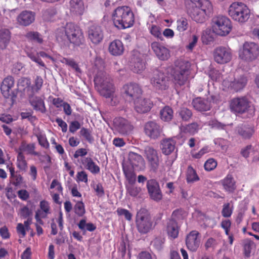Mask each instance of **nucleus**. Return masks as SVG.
I'll list each match as a JSON object with an SVG mask.
<instances>
[{
    "label": "nucleus",
    "mask_w": 259,
    "mask_h": 259,
    "mask_svg": "<svg viewBox=\"0 0 259 259\" xmlns=\"http://www.w3.org/2000/svg\"><path fill=\"white\" fill-rule=\"evenodd\" d=\"M105 63L103 60L97 57L93 67V73L95 76L94 82L101 95L105 98H112L114 93V88L112 80L104 71Z\"/></svg>",
    "instance_id": "1"
},
{
    "label": "nucleus",
    "mask_w": 259,
    "mask_h": 259,
    "mask_svg": "<svg viewBox=\"0 0 259 259\" xmlns=\"http://www.w3.org/2000/svg\"><path fill=\"white\" fill-rule=\"evenodd\" d=\"M56 38L59 41L68 40L76 45H79L83 41V35L81 30L76 24L67 23L64 27L57 29Z\"/></svg>",
    "instance_id": "2"
},
{
    "label": "nucleus",
    "mask_w": 259,
    "mask_h": 259,
    "mask_svg": "<svg viewBox=\"0 0 259 259\" xmlns=\"http://www.w3.org/2000/svg\"><path fill=\"white\" fill-rule=\"evenodd\" d=\"M192 4L190 10L191 18L197 23H203L206 16L209 15L213 10L212 3L209 0H189Z\"/></svg>",
    "instance_id": "3"
},
{
    "label": "nucleus",
    "mask_w": 259,
    "mask_h": 259,
    "mask_svg": "<svg viewBox=\"0 0 259 259\" xmlns=\"http://www.w3.org/2000/svg\"><path fill=\"white\" fill-rule=\"evenodd\" d=\"M112 19L115 26L119 29L131 27L135 20L133 12L126 6L117 8L112 14Z\"/></svg>",
    "instance_id": "4"
},
{
    "label": "nucleus",
    "mask_w": 259,
    "mask_h": 259,
    "mask_svg": "<svg viewBox=\"0 0 259 259\" xmlns=\"http://www.w3.org/2000/svg\"><path fill=\"white\" fill-rule=\"evenodd\" d=\"M228 14L234 21L242 23L249 19L250 10L244 3L234 2L230 6Z\"/></svg>",
    "instance_id": "5"
},
{
    "label": "nucleus",
    "mask_w": 259,
    "mask_h": 259,
    "mask_svg": "<svg viewBox=\"0 0 259 259\" xmlns=\"http://www.w3.org/2000/svg\"><path fill=\"white\" fill-rule=\"evenodd\" d=\"M211 25L212 31L220 36L228 35L232 27L231 20L222 15L214 16L211 19Z\"/></svg>",
    "instance_id": "6"
},
{
    "label": "nucleus",
    "mask_w": 259,
    "mask_h": 259,
    "mask_svg": "<svg viewBox=\"0 0 259 259\" xmlns=\"http://www.w3.org/2000/svg\"><path fill=\"white\" fill-rule=\"evenodd\" d=\"M190 63L188 61H179L176 63V67L173 74L177 83L184 85L188 80L190 74Z\"/></svg>",
    "instance_id": "7"
},
{
    "label": "nucleus",
    "mask_w": 259,
    "mask_h": 259,
    "mask_svg": "<svg viewBox=\"0 0 259 259\" xmlns=\"http://www.w3.org/2000/svg\"><path fill=\"white\" fill-rule=\"evenodd\" d=\"M136 226L138 231L142 234L147 233L152 229L153 222L145 209H141L137 212Z\"/></svg>",
    "instance_id": "8"
},
{
    "label": "nucleus",
    "mask_w": 259,
    "mask_h": 259,
    "mask_svg": "<svg viewBox=\"0 0 259 259\" xmlns=\"http://www.w3.org/2000/svg\"><path fill=\"white\" fill-rule=\"evenodd\" d=\"M259 56V46L253 42H245L239 54V57L246 62H251L257 58Z\"/></svg>",
    "instance_id": "9"
},
{
    "label": "nucleus",
    "mask_w": 259,
    "mask_h": 259,
    "mask_svg": "<svg viewBox=\"0 0 259 259\" xmlns=\"http://www.w3.org/2000/svg\"><path fill=\"white\" fill-rule=\"evenodd\" d=\"M150 80L151 84L156 90H165L169 85L170 81L168 77L159 70L153 71Z\"/></svg>",
    "instance_id": "10"
},
{
    "label": "nucleus",
    "mask_w": 259,
    "mask_h": 259,
    "mask_svg": "<svg viewBox=\"0 0 259 259\" xmlns=\"http://www.w3.org/2000/svg\"><path fill=\"white\" fill-rule=\"evenodd\" d=\"M133 130V126L130 122L122 117H116L113 121L114 132L121 135L130 134Z\"/></svg>",
    "instance_id": "11"
},
{
    "label": "nucleus",
    "mask_w": 259,
    "mask_h": 259,
    "mask_svg": "<svg viewBox=\"0 0 259 259\" xmlns=\"http://www.w3.org/2000/svg\"><path fill=\"white\" fill-rule=\"evenodd\" d=\"M251 108V106L250 102L245 97L233 98L230 103V109L235 113H244Z\"/></svg>",
    "instance_id": "12"
},
{
    "label": "nucleus",
    "mask_w": 259,
    "mask_h": 259,
    "mask_svg": "<svg viewBox=\"0 0 259 259\" xmlns=\"http://www.w3.org/2000/svg\"><path fill=\"white\" fill-rule=\"evenodd\" d=\"M144 155L148 161L150 169L156 171L159 165V158L157 151L151 147L147 146L144 150Z\"/></svg>",
    "instance_id": "13"
},
{
    "label": "nucleus",
    "mask_w": 259,
    "mask_h": 259,
    "mask_svg": "<svg viewBox=\"0 0 259 259\" xmlns=\"http://www.w3.org/2000/svg\"><path fill=\"white\" fill-rule=\"evenodd\" d=\"M144 133L150 139H157L162 133V128L154 121H149L144 125Z\"/></svg>",
    "instance_id": "14"
},
{
    "label": "nucleus",
    "mask_w": 259,
    "mask_h": 259,
    "mask_svg": "<svg viewBox=\"0 0 259 259\" xmlns=\"http://www.w3.org/2000/svg\"><path fill=\"white\" fill-rule=\"evenodd\" d=\"M150 197L155 201H159L162 198V193L160 189L159 183L154 179L147 182L146 185Z\"/></svg>",
    "instance_id": "15"
},
{
    "label": "nucleus",
    "mask_w": 259,
    "mask_h": 259,
    "mask_svg": "<svg viewBox=\"0 0 259 259\" xmlns=\"http://www.w3.org/2000/svg\"><path fill=\"white\" fill-rule=\"evenodd\" d=\"M125 98L130 102L134 101L139 98L142 94L140 87L136 83L127 84L123 87Z\"/></svg>",
    "instance_id": "16"
},
{
    "label": "nucleus",
    "mask_w": 259,
    "mask_h": 259,
    "mask_svg": "<svg viewBox=\"0 0 259 259\" xmlns=\"http://www.w3.org/2000/svg\"><path fill=\"white\" fill-rule=\"evenodd\" d=\"M228 78L223 80V85L237 92L242 89L247 83L246 78L243 76L237 79H234V81H233V77L230 75L228 76Z\"/></svg>",
    "instance_id": "17"
},
{
    "label": "nucleus",
    "mask_w": 259,
    "mask_h": 259,
    "mask_svg": "<svg viewBox=\"0 0 259 259\" xmlns=\"http://www.w3.org/2000/svg\"><path fill=\"white\" fill-rule=\"evenodd\" d=\"M214 59L219 64L229 62L232 58L230 50L225 47H219L215 49L213 53Z\"/></svg>",
    "instance_id": "18"
},
{
    "label": "nucleus",
    "mask_w": 259,
    "mask_h": 259,
    "mask_svg": "<svg viewBox=\"0 0 259 259\" xmlns=\"http://www.w3.org/2000/svg\"><path fill=\"white\" fill-rule=\"evenodd\" d=\"M199 233L197 231H191L186 237V244L187 248L192 251L195 252L198 248L200 240L198 238Z\"/></svg>",
    "instance_id": "19"
},
{
    "label": "nucleus",
    "mask_w": 259,
    "mask_h": 259,
    "mask_svg": "<svg viewBox=\"0 0 259 259\" xmlns=\"http://www.w3.org/2000/svg\"><path fill=\"white\" fill-rule=\"evenodd\" d=\"M51 213V208L49 203L46 200H42L39 203V208L35 212V219L36 222L40 225H43L42 219L47 218Z\"/></svg>",
    "instance_id": "20"
},
{
    "label": "nucleus",
    "mask_w": 259,
    "mask_h": 259,
    "mask_svg": "<svg viewBox=\"0 0 259 259\" xmlns=\"http://www.w3.org/2000/svg\"><path fill=\"white\" fill-rule=\"evenodd\" d=\"M35 13L30 11L25 10L21 12L17 17V24L23 26H27L35 20Z\"/></svg>",
    "instance_id": "21"
},
{
    "label": "nucleus",
    "mask_w": 259,
    "mask_h": 259,
    "mask_svg": "<svg viewBox=\"0 0 259 259\" xmlns=\"http://www.w3.org/2000/svg\"><path fill=\"white\" fill-rule=\"evenodd\" d=\"M134 102L135 110L140 113H144L150 111L152 104L150 100L142 97L135 99Z\"/></svg>",
    "instance_id": "22"
},
{
    "label": "nucleus",
    "mask_w": 259,
    "mask_h": 259,
    "mask_svg": "<svg viewBox=\"0 0 259 259\" xmlns=\"http://www.w3.org/2000/svg\"><path fill=\"white\" fill-rule=\"evenodd\" d=\"M128 160L133 168L138 170H143L145 167V162L143 157L139 154L130 152Z\"/></svg>",
    "instance_id": "23"
},
{
    "label": "nucleus",
    "mask_w": 259,
    "mask_h": 259,
    "mask_svg": "<svg viewBox=\"0 0 259 259\" xmlns=\"http://www.w3.org/2000/svg\"><path fill=\"white\" fill-rule=\"evenodd\" d=\"M88 36L93 44L100 43L103 38V32L101 27L97 25L91 26L88 31Z\"/></svg>",
    "instance_id": "24"
},
{
    "label": "nucleus",
    "mask_w": 259,
    "mask_h": 259,
    "mask_svg": "<svg viewBox=\"0 0 259 259\" xmlns=\"http://www.w3.org/2000/svg\"><path fill=\"white\" fill-rule=\"evenodd\" d=\"M151 49L157 57L160 60H167L169 57L168 50L160 43L154 41L151 43Z\"/></svg>",
    "instance_id": "25"
},
{
    "label": "nucleus",
    "mask_w": 259,
    "mask_h": 259,
    "mask_svg": "<svg viewBox=\"0 0 259 259\" xmlns=\"http://www.w3.org/2000/svg\"><path fill=\"white\" fill-rule=\"evenodd\" d=\"M14 85V79L11 76H8L6 77L3 81L1 86V90L2 94L5 98H8L10 95V90Z\"/></svg>",
    "instance_id": "26"
},
{
    "label": "nucleus",
    "mask_w": 259,
    "mask_h": 259,
    "mask_svg": "<svg viewBox=\"0 0 259 259\" xmlns=\"http://www.w3.org/2000/svg\"><path fill=\"white\" fill-rule=\"evenodd\" d=\"M70 12L76 15H81L84 12L85 7L82 0H70Z\"/></svg>",
    "instance_id": "27"
},
{
    "label": "nucleus",
    "mask_w": 259,
    "mask_h": 259,
    "mask_svg": "<svg viewBox=\"0 0 259 259\" xmlns=\"http://www.w3.org/2000/svg\"><path fill=\"white\" fill-rule=\"evenodd\" d=\"M192 105L196 110L200 112L208 111L210 109V102L201 98L194 99Z\"/></svg>",
    "instance_id": "28"
},
{
    "label": "nucleus",
    "mask_w": 259,
    "mask_h": 259,
    "mask_svg": "<svg viewBox=\"0 0 259 259\" xmlns=\"http://www.w3.org/2000/svg\"><path fill=\"white\" fill-rule=\"evenodd\" d=\"M224 190L229 193H233L236 188V182L231 175H228L221 181Z\"/></svg>",
    "instance_id": "29"
},
{
    "label": "nucleus",
    "mask_w": 259,
    "mask_h": 259,
    "mask_svg": "<svg viewBox=\"0 0 259 259\" xmlns=\"http://www.w3.org/2000/svg\"><path fill=\"white\" fill-rule=\"evenodd\" d=\"M175 212L172 214V218L169 221L167 226V232L169 237L172 239L176 238L179 234V227L176 220L174 219Z\"/></svg>",
    "instance_id": "30"
},
{
    "label": "nucleus",
    "mask_w": 259,
    "mask_h": 259,
    "mask_svg": "<svg viewBox=\"0 0 259 259\" xmlns=\"http://www.w3.org/2000/svg\"><path fill=\"white\" fill-rule=\"evenodd\" d=\"M237 134L243 139H249L254 133V128L245 125L237 127Z\"/></svg>",
    "instance_id": "31"
},
{
    "label": "nucleus",
    "mask_w": 259,
    "mask_h": 259,
    "mask_svg": "<svg viewBox=\"0 0 259 259\" xmlns=\"http://www.w3.org/2000/svg\"><path fill=\"white\" fill-rule=\"evenodd\" d=\"M176 141L174 139H164L161 142V150L162 153L168 155L171 154L175 149Z\"/></svg>",
    "instance_id": "32"
},
{
    "label": "nucleus",
    "mask_w": 259,
    "mask_h": 259,
    "mask_svg": "<svg viewBox=\"0 0 259 259\" xmlns=\"http://www.w3.org/2000/svg\"><path fill=\"white\" fill-rule=\"evenodd\" d=\"M81 163L85 168L93 174L100 172V167L91 157H84L81 160Z\"/></svg>",
    "instance_id": "33"
},
{
    "label": "nucleus",
    "mask_w": 259,
    "mask_h": 259,
    "mask_svg": "<svg viewBox=\"0 0 259 259\" xmlns=\"http://www.w3.org/2000/svg\"><path fill=\"white\" fill-rule=\"evenodd\" d=\"M110 53L114 56L121 55L124 51L122 42L119 40H115L111 42L109 47Z\"/></svg>",
    "instance_id": "34"
},
{
    "label": "nucleus",
    "mask_w": 259,
    "mask_h": 259,
    "mask_svg": "<svg viewBox=\"0 0 259 259\" xmlns=\"http://www.w3.org/2000/svg\"><path fill=\"white\" fill-rule=\"evenodd\" d=\"M35 145L33 143L26 144L25 143H22L18 149V153H21L22 155H24V153H26L27 154L38 156L39 153L35 151Z\"/></svg>",
    "instance_id": "35"
},
{
    "label": "nucleus",
    "mask_w": 259,
    "mask_h": 259,
    "mask_svg": "<svg viewBox=\"0 0 259 259\" xmlns=\"http://www.w3.org/2000/svg\"><path fill=\"white\" fill-rule=\"evenodd\" d=\"M29 101L31 105L33 107L35 110L40 111L41 112L45 111L46 109L44 102L40 98L38 97H30Z\"/></svg>",
    "instance_id": "36"
},
{
    "label": "nucleus",
    "mask_w": 259,
    "mask_h": 259,
    "mask_svg": "<svg viewBox=\"0 0 259 259\" xmlns=\"http://www.w3.org/2000/svg\"><path fill=\"white\" fill-rule=\"evenodd\" d=\"M10 32L9 30L3 29L0 30V48L5 49L10 40Z\"/></svg>",
    "instance_id": "37"
},
{
    "label": "nucleus",
    "mask_w": 259,
    "mask_h": 259,
    "mask_svg": "<svg viewBox=\"0 0 259 259\" xmlns=\"http://www.w3.org/2000/svg\"><path fill=\"white\" fill-rule=\"evenodd\" d=\"M199 180L198 176L194 168L189 165L187 169L186 180L187 183H191L198 181Z\"/></svg>",
    "instance_id": "38"
},
{
    "label": "nucleus",
    "mask_w": 259,
    "mask_h": 259,
    "mask_svg": "<svg viewBox=\"0 0 259 259\" xmlns=\"http://www.w3.org/2000/svg\"><path fill=\"white\" fill-rule=\"evenodd\" d=\"M17 166L21 171L25 172L27 169V162L24 155L18 153L17 157Z\"/></svg>",
    "instance_id": "39"
},
{
    "label": "nucleus",
    "mask_w": 259,
    "mask_h": 259,
    "mask_svg": "<svg viewBox=\"0 0 259 259\" xmlns=\"http://www.w3.org/2000/svg\"><path fill=\"white\" fill-rule=\"evenodd\" d=\"M160 114L162 120L168 121L173 117V111L169 107L165 106L160 111Z\"/></svg>",
    "instance_id": "40"
},
{
    "label": "nucleus",
    "mask_w": 259,
    "mask_h": 259,
    "mask_svg": "<svg viewBox=\"0 0 259 259\" xmlns=\"http://www.w3.org/2000/svg\"><path fill=\"white\" fill-rule=\"evenodd\" d=\"M24 36L30 41L36 42L38 44H41L43 41L41 35L37 32L28 31Z\"/></svg>",
    "instance_id": "41"
},
{
    "label": "nucleus",
    "mask_w": 259,
    "mask_h": 259,
    "mask_svg": "<svg viewBox=\"0 0 259 259\" xmlns=\"http://www.w3.org/2000/svg\"><path fill=\"white\" fill-rule=\"evenodd\" d=\"M31 81L30 79L26 77H22L19 79L18 81V87L20 90L25 91L31 90Z\"/></svg>",
    "instance_id": "42"
},
{
    "label": "nucleus",
    "mask_w": 259,
    "mask_h": 259,
    "mask_svg": "<svg viewBox=\"0 0 259 259\" xmlns=\"http://www.w3.org/2000/svg\"><path fill=\"white\" fill-rule=\"evenodd\" d=\"M25 52L27 55V56L33 61L35 62L38 65L41 66H45V64L41 61V60L39 58L38 53H36L35 51H32L29 50L28 49L25 50Z\"/></svg>",
    "instance_id": "43"
},
{
    "label": "nucleus",
    "mask_w": 259,
    "mask_h": 259,
    "mask_svg": "<svg viewBox=\"0 0 259 259\" xmlns=\"http://www.w3.org/2000/svg\"><path fill=\"white\" fill-rule=\"evenodd\" d=\"M123 170L127 180L131 184L134 183L136 181V175L133 170L124 165H123Z\"/></svg>",
    "instance_id": "44"
},
{
    "label": "nucleus",
    "mask_w": 259,
    "mask_h": 259,
    "mask_svg": "<svg viewBox=\"0 0 259 259\" xmlns=\"http://www.w3.org/2000/svg\"><path fill=\"white\" fill-rule=\"evenodd\" d=\"M211 78L217 81L222 82L223 84V80L226 78H229L228 76L226 74H223L218 70H213L210 74Z\"/></svg>",
    "instance_id": "45"
},
{
    "label": "nucleus",
    "mask_w": 259,
    "mask_h": 259,
    "mask_svg": "<svg viewBox=\"0 0 259 259\" xmlns=\"http://www.w3.org/2000/svg\"><path fill=\"white\" fill-rule=\"evenodd\" d=\"M188 21L185 18H180L177 21V30L179 32H183L188 28Z\"/></svg>",
    "instance_id": "46"
},
{
    "label": "nucleus",
    "mask_w": 259,
    "mask_h": 259,
    "mask_svg": "<svg viewBox=\"0 0 259 259\" xmlns=\"http://www.w3.org/2000/svg\"><path fill=\"white\" fill-rule=\"evenodd\" d=\"M145 69V62L140 59H137L132 68V70L137 73H141Z\"/></svg>",
    "instance_id": "47"
},
{
    "label": "nucleus",
    "mask_w": 259,
    "mask_h": 259,
    "mask_svg": "<svg viewBox=\"0 0 259 259\" xmlns=\"http://www.w3.org/2000/svg\"><path fill=\"white\" fill-rule=\"evenodd\" d=\"M178 113L182 119L184 121L189 120L192 116L191 111L185 107L181 108Z\"/></svg>",
    "instance_id": "48"
},
{
    "label": "nucleus",
    "mask_w": 259,
    "mask_h": 259,
    "mask_svg": "<svg viewBox=\"0 0 259 259\" xmlns=\"http://www.w3.org/2000/svg\"><path fill=\"white\" fill-rule=\"evenodd\" d=\"M165 239L162 237L155 238L152 242L151 245L156 250H161L164 246Z\"/></svg>",
    "instance_id": "49"
},
{
    "label": "nucleus",
    "mask_w": 259,
    "mask_h": 259,
    "mask_svg": "<svg viewBox=\"0 0 259 259\" xmlns=\"http://www.w3.org/2000/svg\"><path fill=\"white\" fill-rule=\"evenodd\" d=\"M149 30L153 36L161 40L162 39L161 29L158 26L152 25L149 27Z\"/></svg>",
    "instance_id": "50"
},
{
    "label": "nucleus",
    "mask_w": 259,
    "mask_h": 259,
    "mask_svg": "<svg viewBox=\"0 0 259 259\" xmlns=\"http://www.w3.org/2000/svg\"><path fill=\"white\" fill-rule=\"evenodd\" d=\"M253 245V242L249 239H247L244 241L243 249L244 253L245 256L248 257L250 256L251 251Z\"/></svg>",
    "instance_id": "51"
},
{
    "label": "nucleus",
    "mask_w": 259,
    "mask_h": 259,
    "mask_svg": "<svg viewBox=\"0 0 259 259\" xmlns=\"http://www.w3.org/2000/svg\"><path fill=\"white\" fill-rule=\"evenodd\" d=\"M198 124L196 122H193L191 124H189L184 127V131L185 133H189L190 134H194L198 132Z\"/></svg>",
    "instance_id": "52"
},
{
    "label": "nucleus",
    "mask_w": 259,
    "mask_h": 259,
    "mask_svg": "<svg viewBox=\"0 0 259 259\" xmlns=\"http://www.w3.org/2000/svg\"><path fill=\"white\" fill-rule=\"evenodd\" d=\"M233 207L231 205L230 203H227L223 205V207L222 210V214L224 217L229 218L232 213Z\"/></svg>",
    "instance_id": "53"
},
{
    "label": "nucleus",
    "mask_w": 259,
    "mask_h": 259,
    "mask_svg": "<svg viewBox=\"0 0 259 259\" xmlns=\"http://www.w3.org/2000/svg\"><path fill=\"white\" fill-rule=\"evenodd\" d=\"M43 84V80L40 76H37L34 80V84L31 87L32 92H37L41 88Z\"/></svg>",
    "instance_id": "54"
},
{
    "label": "nucleus",
    "mask_w": 259,
    "mask_h": 259,
    "mask_svg": "<svg viewBox=\"0 0 259 259\" xmlns=\"http://www.w3.org/2000/svg\"><path fill=\"white\" fill-rule=\"evenodd\" d=\"M75 213L78 216L81 217L85 213L84 205L82 202L78 201L74 206Z\"/></svg>",
    "instance_id": "55"
},
{
    "label": "nucleus",
    "mask_w": 259,
    "mask_h": 259,
    "mask_svg": "<svg viewBox=\"0 0 259 259\" xmlns=\"http://www.w3.org/2000/svg\"><path fill=\"white\" fill-rule=\"evenodd\" d=\"M39 144L45 149L49 147V143L45 135L42 134L37 135L36 136Z\"/></svg>",
    "instance_id": "56"
},
{
    "label": "nucleus",
    "mask_w": 259,
    "mask_h": 259,
    "mask_svg": "<svg viewBox=\"0 0 259 259\" xmlns=\"http://www.w3.org/2000/svg\"><path fill=\"white\" fill-rule=\"evenodd\" d=\"M56 14V11L54 8H49L45 10L43 12V18L46 20H49Z\"/></svg>",
    "instance_id": "57"
},
{
    "label": "nucleus",
    "mask_w": 259,
    "mask_h": 259,
    "mask_svg": "<svg viewBox=\"0 0 259 259\" xmlns=\"http://www.w3.org/2000/svg\"><path fill=\"white\" fill-rule=\"evenodd\" d=\"M127 192L133 197L137 196L141 191V188L133 185L126 187Z\"/></svg>",
    "instance_id": "58"
},
{
    "label": "nucleus",
    "mask_w": 259,
    "mask_h": 259,
    "mask_svg": "<svg viewBox=\"0 0 259 259\" xmlns=\"http://www.w3.org/2000/svg\"><path fill=\"white\" fill-rule=\"evenodd\" d=\"M217 165V162L212 158L208 159L204 163V168L207 171H211Z\"/></svg>",
    "instance_id": "59"
},
{
    "label": "nucleus",
    "mask_w": 259,
    "mask_h": 259,
    "mask_svg": "<svg viewBox=\"0 0 259 259\" xmlns=\"http://www.w3.org/2000/svg\"><path fill=\"white\" fill-rule=\"evenodd\" d=\"M116 211L118 215L124 216L127 221H131L132 220V214L128 210L122 208H118Z\"/></svg>",
    "instance_id": "60"
},
{
    "label": "nucleus",
    "mask_w": 259,
    "mask_h": 259,
    "mask_svg": "<svg viewBox=\"0 0 259 259\" xmlns=\"http://www.w3.org/2000/svg\"><path fill=\"white\" fill-rule=\"evenodd\" d=\"M218 244V242L216 240L212 238H208L205 243V248L206 250L209 248L214 249Z\"/></svg>",
    "instance_id": "61"
},
{
    "label": "nucleus",
    "mask_w": 259,
    "mask_h": 259,
    "mask_svg": "<svg viewBox=\"0 0 259 259\" xmlns=\"http://www.w3.org/2000/svg\"><path fill=\"white\" fill-rule=\"evenodd\" d=\"M93 188L96 195L99 197H102L104 195V188L100 183L94 185Z\"/></svg>",
    "instance_id": "62"
},
{
    "label": "nucleus",
    "mask_w": 259,
    "mask_h": 259,
    "mask_svg": "<svg viewBox=\"0 0 259 259\" xmlns=\"http://www.w3.org/2000/svg\"><path fill=\"white\" fill-rule=\"evenodd\" d=\"M208 124L212 128H214L219 130L224 129L225 127L226 126V125L223 124L221 122L214 120L209 121Z\"/></svg>",
    "instance_id": "63"
},
{
    "label": "nucleus",
    "mask_w": 259,
    "mask_h": 259,
    "mask_svg": "<svg viewBox=\"0 0 259 259\" xmlns=\"http://www.w3.org/2000/svg\"><path fill=\"white\" fill-rule=\"evenodd\" d=\"M81 135L84 137L85 139L90 142H92L93 141V138L91 136V134L89 130L85 128H82L80 131Z\"/></svg>",
    "instance_id": "64"
}]
</instances>
